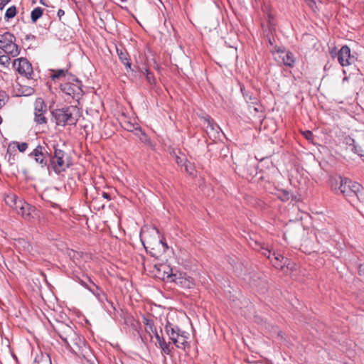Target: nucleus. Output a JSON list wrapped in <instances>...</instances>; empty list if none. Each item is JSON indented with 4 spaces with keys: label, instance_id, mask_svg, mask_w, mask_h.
<instances>
[{
    "label": "nucleus",
    "instance_id": "f257e3e1",
    "mask_svg": "<svg viewBox=\"0 0 364 364\" xmlns=\"http://www.w3.org/2000/svg\"><path fill=\"white\" fill-rule=\"evenodd\" d=\"M250 246L260 252L262 255L270 260L276 269H280L284 274H290L295 269V263L291 262L287 257H284L279 252H272L268 245L257 241H253L252 243H250Z\"/></svg>",
    "mask_w": 364,
    "mask_h": 364
},
{
    "label": "nucleus",
    "instance_id": "f03ea898",
    "mask_svg": "<svg viewBox=\"0 0 364 364\" xmlns=\"http://www.w3.org/2000/svg\"><path fill=\"white\" fill-rule=\"evenodd\" d=\"M53 119L57 126L75 124L78 120V110L75 106L55 109L51 112Z\"/></svg>",
    "mask_w": 364,
    "mask_h": 364
},
{
    "label": "nucleus",
    "instance_id": "7ed1b4c3",
    "mask_svg": "<svg viewBox=\"0 0 364 364\" xmlns=\"http://www.w3.org/2000/svg\"><path fill=\"white\" fill-rule=\"evenodd\" d=\"M165 331L176 348L186 350V348L189 347V343L188 341L189 333L188 332L181 330L178 326L169 321L166 322Z\"/></svg>",
    "mask_w": 364,
    "mask_h": 364
},
{
    "label": "nucleus",
    "instance_id": "20e7f679",
    "mask_svg": "<svg viewBox=\"0 0 364 364\" xmlns=\"http://www.w3.org/2000/svg\"><path fill=\"white\" fill-rule=\"evenodd\" d=\"M141 240L145 248L161 245L164 250L168 249L167 244L160 237L159 232L155 227H145L141 231Z\"/></svg>",
    "mask_w": 364,
    "mask_h": 364
},
{
    "label": "nucleus",
    "instance_id": "39448f33",
    "mask_svg": "<svg viewBox=\"0 0 364 364\" xmlns=\"http://www.w3.org/2000/svg\"><path fill=\"white\" fill-rule=\"evenodd\" d=\"M164 279H166L168 280L173 282L176 284L184 289H191L195 286L193 279L191 277L188 276L186 273H173L172 269L169 268V267H164Z\"/></svg>",
    "mask_w": 364,
    "mask_h": 364
},
{
    "label": "nucleus",
    "instance_id": "423d86ee",
    "mask_svg": "<svg viewBox=\"0 0 364 364\" xmlns=\"http://www.w3.org/2000/svg\"><path fill=\"white\" fill-rule=\"evenodd\" d=\"M60 90L70 98L76 100L82 95V83L73 75H69L68 80L61 83Z\"/></svg>",
    "mask_w": 364,
    "mask_h": 364
},
{
    "label": "nucleus",
    "instance_id": "0eeeda50",
    "mask_svg": "<svg viewBox=\"0 0 364 364\" xmlns=\"http://www.w3.org/2000/svg\"><path fill=\"white\" fill-rule=\"evenodd\" d=\"M65 343L73 353L78 356L86 358L89 353L90 350L86 345L85 339L75 331L74 336L70 337Z\"/></svg>",
    "mask_w": 364,
    "mask_h": 364
},
{
    "label": "nucleus",
    "instance_id": "6e6552de",
    "mask_svg": "<svg viewBox=\"0 0 364 364\" xmlns=\"http://www.w3.org/2000/svg\"><path fill=\"white\" fill-rule=\"evenodd\" d=\"M51 164L54 171L60 173L70 167L71 161L68 154L54 146V155L51 159Z\"/></svg>",
    "mask_w": 364,
    "mask_h": 364
},
{
    "label": "nucleus",
    "instance_id": "1a4fd4ad",
    "mask_svg": "<svg viewBox=\"0 0 364 364\" xmlns=\"http://www.w3.org/2000/svg\"><path fill=\"white\" fill-rule=\"evenodd\" d=\"M0 49L12 57L19 54L18 47L15 43V37L9 32L0 35Z\"/></svg>",
    "mask_w": 364,
    "mask_h": 364
},
{
    "label": "nucleus",
    "instance_id": "9d476101",
    "mask_svg": "<svg viewBox=\"0 0 364 364\" xmlns=\"http://www.w3.org/2000/svg\"><path fill=\"white\" fill-rule=\"evenodd\" d=\"M47 112V106L41 97H38L34 102V121L38 124L47 123L46 114Z\"/></svg>",
    "mask_w": 364,
    "mask_h": 364
},
{
    "label": "nucleus",
    "instance_id": "9b49d317",
    "mask_svg": "<svg viewBox=\"0 0 364 364\" xmlns=\"http://www.w3.org/2000/svg\"><path fill=\"white\" fill-rule=\"evenodd\" d=\"M13 65L20 75L27 78L32 77L33 67L27 59L23 58L16 59L14 60Z\"/></svg>",
    "mask_w": 364,
    "mask_h": 364
},
{
    "label": "nucleus",
    "instance_id": "f8f14e48",
    "mask_svg": "<svg viewBox=\"0 0 364 364\" xmlns=\"http://www.w3.org/2000/svg\"><path fill=\"white\" fill-rule=\"evenodd\" d=\"M203 119L206 124L205 131L209 138L213 141L219 139L222 132L220 127L215 124L213 119L209 116L203 117Z\"/></svg>",
    "mask_w": 364,
    "mask_h": 364
},
{
    "label": "nucleus",
    "instance_id": "ddd939ff",
    "mask_svg": "<svg viewBox=\"0 0 364 364\" xmlns=\"http://www.w3.org/2000/svg\"><path fill=\"white\" fill-rule=\"evenodd\" d=\"M15 211L26 220H31L34 217L36 208L25 201L18 203Z\"/></svg>",
    "mask_w": 364,
    "mask_h": 364
},
{
    "label": "nucleus",
    "instance_id": "4468645a",
    "mask_svg": "<svg viewBox=\"0 0 364 364\" xmlns=\"http://www.w3.org/2000/svg\"><path fill=\"white\" fill-rule=\"evenodd\" d=\"M360 185L356 182H353L348 178L343 179V195L353 196H357L360 190Z\"/></svg>",
    "mask_w": 364,
    "mask_h": 364
},
{
    "label": "nucleus",
    "instance_id": "2eb2a0df",
    "mask_svg": "<svg viewBox=\"0 0 364 364\" xmlns=\"http://www.w3.org/2000/svg\"><path fill=\"white\" fill-rule=\"evenodd\" d=\"M277 56L275 57L276 60L282 63L284 65L293 67L294 65L295 59L292 53L288 50L279 48L277 50Z\"/></svg>",
    "mask_w": 364,
    "mask_h": 364
},
{
    "label": "nucleus",
    "instance_id": "dca6fc26",
    "mask_svg": "<svg viewBox=\"0 0 364 364\" xmlns=\"http://www.w3.org/2000/svg\"><path fill=\"white\" fill-rule=\"evenodd\" d=\"M48 152L45 148L41 145L36 146V148L31 153V156L34 157L36 163L41 164L42 167L47 166L46 154Z\"/></svg>",
    "mask_w": 364,
    "mask_h": 364
},
{
    "label": "nucleus",
    "instance_id": "f3484780",
    "mask_svg": "<svg viewBox=\"0 0 364 364\" xmlns=\"http://www.w3.org/2000/svg\"><path fill=\"white\" fill-rule=\"evenodd\" d=\"M60 338L65 343L72 336H74L75 331L69 326L65 323H60L55 329Z\"/></svg>",
    "mask_w": 364,
    "mask_h": 364
},
{
    "label": "nucleus",
    "instance_id": "a211bd4d",
    "mask_svg": "<svg viewBox=\"0 0 364 364\" xmlns=\"http://www.w3.org/2000/svg\"><path fill=\"white\" fill-rule=\"evenodd\" d=\"M357 59L355 53H350V49L348 46H343V67L346 65H351Z\"/></svg>",
    "mask_w": 364,
    "mask_h": 364
},
{
    "label": "nucleus",
    "instance_id": "6ab92c4d",
    "mask_svg": "<svg viewBox=\"0 0 364 364\" xmlns=\"http://www.w3.org/2000/svg\"><path fill=\"white\" fill-rule=\"evenodd\" d=\"M117 53L121 62L125 65L127 73L133 72L132 69V63L128 53L124 49L117 48Z\"/></svg>",
    "mask_w": 364,
    "mask_h": 364
},
{
    "label": "nucleus",
    "instance_id": "aec40b11",
    "mask_svg": "<svg viewBox=\"0 0 364 364\" xmlns=\"http://www.w3.org/2000/svg\"><path fill=\"white\" fill-rule=\"evenodd\" d=\"M4 200L6 205L12 208L14 210L18 206L19 203H22L23 200L18 199L16 195L12 193L6 194L4 197Z\"/></svg>",
    "mask_w": 364,
    "mask_h": 364
},
{
    "label": "nucleus",
    "instance_id": "412c9836",
    "mask_svg": "<svg viewBox=\"0 0 364 364\" xmlns=\"http://www.w3.org/2000/svg\"><path fill=\"white\" fill-rule=\"evenodd\" d=\"M143 323L145 326V331L149 335L150 338H152V333L156 332V328L154 325V320L149 317H143Z\"/></svg>",
    "mask_w": 364,
    "mask_h": 364
},
{
    "label": "nucleus",
    "instance_id": "4be33fe9",
    "mask_svg": "<svg viewBox=\"0 0 364 364\" xmlns=\"http://www.w3.org/2000/svg\"><path fill=\"white\" fill-rule=\"evenodd\" d=\"M14 246L19 252H28L31 248L29 242L23 238L15 240Z\"/></svg>",
    "mask_w": 364,
    "mask_h": 364
},
{
    "label": "nucleus",
    "instance_id": "5701e85b",
    "mask_svg": "<svg viewBox=\"0 0 364 364\" xmlns=\"http://www.w3.org/2000/svg\"><path fill=\"white\" fill-rule=\"evenodd\" d=\"M343 142L346 144V150H349L359 156H361V154H360L361 149L360 147H358L355 144V141L353 139H352L349 136L345 137Z\"/></svg>",
    "mask_w": 364,
    "mask_h": 364
},
{
    "label": "nucleus",
    "instance_id": "b1692460",
    "mask_svg": "<svg viewBox=\"0 0 364 364\" xmlns=\"http://www.w3.org/2000/svg\"><path fill=\"white\" fill-rule=\"evenodd\" d=\"M52 74L50 77L53 80H55L58 78L64 77L66 80H68V77L69 75H71L68 70L59 69V70H52Z\"/></svg>",
    "mask_w": 364,
    "mask_h": 364
},
{
    "label": "nucleus",
    "instance_id": "393cba45",
    "mask_svg": "<svg viewBox=\"0 0 364 364\" xmlns=\"http://www.w3.org/2000/svg\"><path fill=\"white\" fill-rule=\"evenodd\" d=\"M329 184L333 191L339 193V190L341 188V176L336 177L331 176L329 178Z\"/></svg>",
    "mask_w": 364,
    "mask_h": 364
},
{
    "label": "nucleus",
    "instance_id": "a878e982",
    "mask_svg": "<svg viewBox=\"0 0 364 364\" xmlns=\"http://www.w3.org/2000/svg\"><path fill=\"white\" fill-rule=\"evenodd\" d=\"M159 346L163 353L168 355L172 353L173 348L171 346V343H167L164 338L159 343Z\"/></svg>",
    "mask_w": 364,
    "mask_h": 364
},
{
    "label": "nucleus",
    "instance_id": "bb28decb",
    "mask_svg": "<svg viewBox=\"0 0 364 364\" xmlns=\"http://www.w3.org/2000/svg\"><path fill=\"white\" fill-rule=\"evenodd\" d=\"M35 364H52L49 355L41 353L35 359Z\"/></svg>",
    "mask_w": 364,
    "mask_h": 364
},
{
    "label": "nucleus",
    "instance_id": "cd10ccee",
    "mask_svg": "<svg viewBox=\"0 0 364 364\" xmlns=\"http://www.w3.org/2000/svg\"><path fill=\"white\" fill-rule=\"evenodd\" d=\"M43 9L36 7L31 13V19L33 23H36L43 15Z\"/></svg>",
    "mask_w": 364,
    "mask_h": 364
},
{
    "label": "nucleus",
    "instance_id": "c85d7f7f",
    "mask_svg": "<svg viewBox=\"0 0 364 364\" xmlns=\"http://www.w3.org/2000/svg\"><path fill=\"white\" fill-rule=\"evenodd\" d=\"M101 198L99 196H96L92 198L91 201V205L97 210H100L105 208V204L101 203Z\"/></svg>",
    "mask_w": 364,
    "mask_h": 364
},
{
    "label": "nucleus",
    "instance_id": "c756f323",
    "mask_svg": "<svg viewBox=\"0 0 364 364\" xmlns=\"http://www.w3.org/2000/svg\"><path fill=\"white\" fill-rule=\"evenodd\" d=\"M16 14V7L15 6H11L7 9L6 11L4 18L6 21L14 18Z\"/></svg>",
    "mask_w": 364,
    "mask_h": 364
},
{
    "label": "nucleus",
    "instance_id": "7c9ffc66",
    "mask_svg": "<svg viewBox=\"0 0 364 364\" xmlns=\"http://www.w3.org/2000/svg\"><path fill=\"white\" fill-rule=\"evenodd\" d=\"M143 73H144V75H145L146 81L149 85H153L156 83L155 77H154V74L149 71V69L145 68Z\"/></svg>",
    "mask_w": 364,
    "mask_h": 364
},
{
    "label": "nucleus",
    "instance_id": "2f4dec72",
    "mask_svg": "<svg viewBox=\"0 0 364 364\" xmlns=\"http://www.w3.org/2000/svg\"><path fill=\"white\" fill-rule=\"evenodd\" d=\"M138 132L140 133V135H139L138 133H136V135H137L139 137V139L141 141L145 143V144H150L151 140L148 137V136L141 130V128H139Z\"/></svg>",
    "mask_w": 364,
    "mask_h": 364
},
{
    "label": "nucleus",
    "instance_id": "473e14b6",
    "mask_svg": "<svg viewBox=\"0 0 364 364\" xmlns=\"http://www.w3.org/2000/svg\"><path fill=\"white\" fill-rule=\"evenodd\" d=\"M123 127L127 129V131L132 132L133 129H135L136 131L139 130V128H140L137 124L135 125L134 124H132L129 122H125L124 123Z\"/></svg>",
    "mask_w": 364,
    "mask_h": 364
},
{
    "label": "nucleus",
    "instance_id": "72a5a7b5",
    "mask_svg": "<svg viewBox=\"0 0 364 364\" xmlns=\"http://www.w3.org/2000/svg\"><path fill=\"white\" fill-rule=\"evenodd\" d=\"M11 60L10 57L8 55H0V64L6 66L9 64Z\"/></svg>",
    "mask_w": 364,
    "mask_h": 364
},
{
    "label": "nucleus",
    "instance_id": "f704fd0d",
    "mask_svg": "<svg viewBox=\"0 0 364 364\" xmlns=\"http://www.w3.org/2000/svg\"><path fill=\"white\" fill-rule=\"evenodd\" d=\"M304 136L309 141H312L314 139L313 133L309 130H306L303 132Z\"/></svg>",
    "mask_w": 364,
    "mask_h": 364
},
{
    "label": "nucleus",
    "instance_id": "c9c22d12",
    "mask_svg": "<svg viewBox=\"0 0 364 364\" xmlns=\"http://www.w3.org/2000/svg\"><path fill=\"white\" fill-rule=\"evenodd\" d=\"M17 148L19 151L23 152L27 149L28 144L26 142L19 143L17 146Z\"/></svg>",
    "mask_w": 364,
    "mask_h": 364
},
{
    "label": "nucleus",
    "instance_id": "e433bc0d",
    "mask_svg": "<svg viewBox=\"0 0 364 364\" xmlns=\"http://www.w3.org/2000/svg\"><path fill=\"white\" fill-rule=\"evenodd\" d=\"M33 89L31 88V87H26L25 89V90L22 91L21 95H24V96H27V95H30L31 94H33Z\"/></svg>",
    "mask_w": 364,
    "mask_h": 364
},
{
    "label": "nucleus",
    "instance_id": "4c0bfd02",
    "mask_svg": "<svg viewBox=\"0 0 364 364\" xmlns=\"http://www.w3.org/2000/svg\"><path fill=\"white\" fill-rule=\"evenodd\" d=\"M5 98H6L5 93L3 92H0V109L5 105Z\"/></svg>",
    "mask_w": 364,
    "mask_h": 364
},
{
    "label": "nucleus",
    "instance_id": "58836bf2",
    "mask_svg": "<svg viewBox=\"0 0 364 364\" xmlns=\"http://www.w3.org/2000/svg\"><path fill=\"white\" fill-rule=\"evenodd\" d=\"M186 171L187 173H188L190 175L193 176L194 175V169L191 167V166H188L187 164L185 165Z\"/></svg>",
    "mask_w": 364,
    "mask_h": 364
},
{
    "label": "nucleus",
    "instance_id": "ea45409f",
    "mask_svg": "<svg viewBox=\"0 0 364 364\" xmlns=\"http://www.w3.org/2000/svg\"><path fill=\"white\" fill-rule=\"evenodd\" d=\"M11 0H0V10H3L5 6L9 4Z\"/></svg>",
    "mask_w": 364,
    "mask_h": 364
},
{
    "label": "nucleus",
    "instance_id": "a19ab883",
    "mask_svg": "<svg viewBox=\"0 0 364 364\" xmlns=\"http://www.w3.org/2000/svg\"><path fill=\"white\" fill-rule=\"evenodd\" d=\"M101 196H102V198L106 199L108 201L111 200V199H112L110 194L108 193L103 191V192H102Z\"/></svg>",
    "mask_w": 364,
    "mask_h": 364
},
{
    "label": "nucleus",
    "instance_id": "79ce46f5",
    "mask_svg": "<svg viewBox=\"0 0 364 364\" xmlns=\"http://www.w3.org/2000/svg\"><path fill=\"white\" fill-rule=\"evenodd\" d=\"M358 274L361 277H364V264H362L358 267Z\"/></svg>",
    "mask_w": 364,
    "mask_h": 364
},
{
    "label": "nucleus",
    "instance_id": "37998d69",
    "mask_svg": "<svg viewBox=\"0 0 364 364\" xmlns=\"http://www.w3.org/2000/svg\"><path fill=\"white\" fill-rule=\"evenodd\" d=\"M152 334H154V336H155V338H156V341H158V343H159L161 341H162V340L164 339V338H163V337H161V336H160L159 335V333H158L157 331H156V332L153 333Z\"/></svg>",
    "mask_w": 364,
    "mask_h": 364
},
{
    "label": "nucleus",
    "instance_id": "c03bdc74",
    "mask_svg": "<svg viewBox=\"0 0 364 364\" xmlns=\"http://www.w3.org/2000/svg\"><path fill=\"white\" fill-rule=\"evenodd\" d=\"M58 17L60 20L62 16L65 15V11L63 9H59L57 13Z\"/></svg>",
    "mask_w": 364,
    "mask_h": 364
},
{
    "label": "nucleus",
    "instance_id": "a18cd8bd",
    "mask_svg": "<svg viewBox=\"0 0 364 364\" xmlns=\"http://www.w3.org/2000/svg\"><path fill=\"white\" fill-rule=\"evenodd\" d=\"M337 59L338 63L341 65V49L337 53Z\"/></svg>",
    "mask_w": 364,
    "mask_h": 364
},
{
    "label": "nucleus",
    "instance_id": "49530a36",
    "mask_svg": "<svg viewBox=\"0 0 364 364\" xmlns=\"http://www.w3.org/2000/svg\"><path fill=\"white\" fill-rule=\"evenodd\" d=\"M309 1V6L313 7V4H316L315 0H308Z\"/></svg>",
    "mask_w": 364,
    "mask_h": 364
},
{
    "label": "nucleus",
    "instance_id": "de8ad7c7",
    "mask_svg": "<svg viewBox=\"0 0 364 364\" xmlns=\"http://www.w3.org/2000/svg\"><path fill=\"white\" fill-rule=\"evenodd\" d=\"M176 162L178 164L180 162L179 157H177Z\"/></svg>",
    "mask_w": 364,
    "mask_h": 364
},
{
    "label": "nucleus",
    "instance_id": "09e8293b",
    "mask_svg": "<svg viewBox=\"0 0 364 364\" xmlns=\"http://www.w3.org/2000/svg\"><path fill=\"white\" fill-rule=\"evenodd\" d=\"M2 123V118L0 117V124Z\"/></svg>",
    "mask_w": 364,
    "mask_h": 364
}]
</instances>
